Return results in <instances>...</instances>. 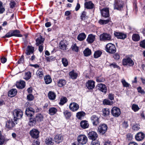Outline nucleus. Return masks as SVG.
Segmentation results:
<instances>
[{
    "label": "nucleus",
    "mask_w": 145,
    "mask_h": 145,
    "mask_svg": "<svg viewBox=\"0 0 145 145\" xmlns=\"http://www.w3.org/2000/svg\"><path fill=\"white\" fill-rule=\"evenodd\" d=\"M13 115L14 121H15L17 119H19L22 118L23 116V112L20 109H15L13 112Z\"/></svg>",
    "instance_id": "obj_5"
},
{
    "label": "nucleus",
    "mask_w": 145,
    "mask_h": 145,
    "mask_svg": "<svg viewBox=\"0 0 145 145\" xmlns=\"http://www.w3.org/2000/svg\"><path fill=\"white\" fill-rule=\"evenodd\" d=\"M138 91V93H140L141 94H144L145 93V91L142 89L141 87H139L137 88Z\"/></svg>",
    "instance_id": "obj_54"
},
{
    "label": "nucleus",
    "mask_w": 145,
    "mask_h": 145,
    "mask_svg": "<svg viewBox=\"0 0 145 145\" xmlns=\"http://www.w3.org/2000/svg\"><path fill=\"white\" fill-rule=\"evenodd\" d=\"M85 114V113L83 111L78 112L76 113V117L78 119L81 120L82 118L84 116Z\"/></svg>",
    "instance_id": "obj_36"
},
{
    "label": "nucleus",
    "mask_w": 145,
    "mask_h": 145,
    "mask_svg": "<svg viewBox=\"0 0 145 145\" xmlns=\"http://www.w3.org/2000/svg\"><path fill=\"white\" fill-rule=\"evenodd\" d=\"M83 53L85 56H89L91 54V50L89 48H87L84 51Z\"/></svg>",
    "instance_id": "obj_37"
},
{
    "label": "nucleus",
    "mask_w": 145,
    "mask_h": 145,
    "mask_svg": "<svg viewBox=\"0 0 145 145\" xmlns=\"http://www.w3.org/2000/svg\"><path fill=\"white\" fill-rule=\"evenodd\" d=\"M95 36L93 34H90L88 35L87 39V41L89 43H93L95 39Z\"/></svg>",
    "instance_id": "obj_27"
},
{
    "label": "nucleus",
    "mask_w": 145,
    "mask_h": 145,
    "mask_svg": "<svg viewBox=\"0 0 145 145\" xmlns=\"http://www.w3.org/2000/svg\"><path fill=\"white\" fill-rule=\"evenodd\" d=\"M17 90L16 89H12L8 92V96L11 97L15 96L17 93Z\"/></svg>",
    "instance_id": "obj_31"
},
{
    "label": "nucleus",
    "mask_w": 145,
    "mask_h": 145,
    "mask_svg": "<svg viewBox=\"0 0 145 145\" xmlns=\"http://www.w3.org/2000/svg\"><path fill=\"white\" fill-rule=\"evenodd\" d=\"M121 82L123 87H128L129 86L130 84L127 82L125 79H122L121 80Z\"/></svg>",
    "instance_id": "obj_47"
},
{
    "label": "nucleus",
    "mask_w": 145,
    "mask_h": 145,
    "mask_svg": "<svg viewBox=\"0 0 145 145\" xmlns=\"http://www.w3.org/2000/svg\"><path fill=\"white\" fill-rule=\"evenodd\" d=\"M109 20H101L99 21V23L102 25L108 24L109 22Z\"/></svg>",
    "instance_id": "obj_50"
},
{
    "label": "nucleus",
    "mask_w": 145,
    "mask_h": 145,
    "mask_svg": "<svg viewBox=\"0 0 145 145\" xmlns=\"http://www.w3.org/2000/svg\"><path fill=\"white\" fill-rule=\"evenodd\" d=\"M122 64L124 66H133L134 62L130 58L127 57L123 59Z\"/></svg>",
    "instance_id": "obj_9"
},
{
    "label": "nucleus",
    "mask_w": 145,
    "mask_h": 145,
    "mask_svg": "<svg viewBox=\"0 0 145 145\" xmlns=\"http://www.w3.org/2000/svg\"><path fill=\"white\" fill-rule=\"evenodd\" d=\"M111 67H113L114 68H118V69H120V67L116 65V64L114 63H112L110 65Z\"/></svg>",
    "instance_id": "obj_62"
},
{
    "label": "nucleus",
    "mask_w": 145,
    "mask_h": 145,
    "mask_svg": "<svg viewBox=\"0 0 145 145\" xmlns=\"http://www.w3.org/2000/svg\"><path fill=\"white\" fill-rule=\"evenodd\" d=\"M102 53L101 51L98 50L94 52L93 56L95 58H97L100 57Z\"/></svg>",
    "instance_id": "obj_38"
},
{
    "label": "nucleus",
    "mask_w": 145,
    "mask_h": 145,
    "mask_svg": "<svg viewBox=\"0 0 145 145\" xmlns=\"http://www.w3.org/2000/svg\"><path fill=\"white\" fill-rule=\"evenodd\" d=\"M69 108L71 111L73 112H75L78 110L79 108V106L77 103L72 102L70 104Z\"/></svg>",
    "instance_id": "obj_13"
},
{
    "label": "nucleus",
    "mask_w": 145,
    "mask_h": 145,
    "mask_svg": "<svg viewBox=\"0 0 145 145\" xmlns=\"http://www.w3.org/2000/svg\"><path fill=\"white\" fill-rule=\"evenodd\" d=\"M52 139L51 138H46L45 140L46 145H52L53 144Z\"/></svg>",
    "instance_id": "obj_42"
},
{
    "label": "nucleus",
    "mask_w": 145,
    "mask_h": 145,
    "mask_svg": "<svg viewBox=\"0 0 145 145\" xmlns=\"http://www.w3.org/2000/svg\"><path fill=\"white\" fill-rule=\"evenodd\" d=\"M81 127L84 129L88 127L89 124L88 122L86 120H82L80 123Z\"/></svg>",
    "instance_id": "obj_24"
},
{
    "label": "nucleus",
    "mask_w": 145,
    "mask_h": 145,
    "mask_svg": "<svg viewBox=\"0 0 145 145\" xmlns=\"http://www.w3.org/2000/svg\"><path fill=\"white\" fill-rule=\"evenodd\" d=\"M24 62V56L22 55L18 61V64L23 63Z\"/></svg>",
    "instance_id": "obj_57"
},
{
    "label": "nucleus",
    "mask_w": 145,
    "mask_h": 145,
    "mask_svg": "<svg viewBox=\"0 0 145 145\" xmlns=\"http://www.w3.org/2000/svg\"><path fill=\"white\" fill-rule=\"evenodd\" d=\"M85 7L88 9H92L94 7V5L91 1L86 2L84 3Z\"/></svg>",
    "instance_id": "obj_25"
},
{
    "label": "nucleus",
    "mask_w": 145,
    "mask_h": 145,
    "mask_svg": "<svg viewBox=\"0 0 145 145\" xmlns=\"http://www.w3.org/2000/svg\"><path fill=\"white\" fill-rule=\"evenodd\" d=\"M31 76V74L30 72H25V74L24 79L26 80L29 79Z\"/></svg>",
    "instance_id": "obj_46"
},
{
    "label": "nucleus",
    "mask_w": 145,
    "mask_h": 145,
    "mask_svg": "<svg viewBox=\"0 0 145 145\" xmlns=\"http://www.w3.org/2000/svg\"><path fill=\"white\" fill-rule=\"evenodd\" d=\"M67 101V99L66 97H63L61 98L60 99V101L59 104L60 105H63Z\"/></svg>",
    "instance_id": "obj_45"
},
{
    "label": "nucleus",
    "mask_w": 145,
    "mask_h": 145,
    "mask_svg": "<svg viewBox=\"0 0 145 145\" xmlns=\"http://www.w3.org/2000/svg\"><path fill=\"white\" fill-rule=\"evenodd\" d=\"M101 13L103 16L105 18L108 17L109 15V8H103L101 10Z\"/></svg>",
    "instance_id": "obj_15"
},
{
    "label": "nucleus",
    "mask_w": 145,
    "mask_h": 145,
    "mask_svg": "<svg viewBox=\"0 0 145 145\" xmlns=\"http://www.w3.org/2000/svg\"><path fill=\"white\" fill-rule=\"evenodd\" d=\"M133 40L135 41H137L140 39V37L139 35L137 34H134L132 36Z\"/></svg>",
    "instance_id": "obj_43"
},
{
    "label": "nucleus",
    "mask_w": 145,
    "mask_h": 145,
    "mask_svg": "<svg viewBox=\"0 0 145 145\" xmlns=\"http://www.w3.org/2000/svg\"><path fill=\"white\" fill-rule=\"evenodd\" d=\"M113 57L116 60H118L120 59V56L119 54L117 53L113 55Z\"/></svg>",
    "instance_id": "obj_58"
},
{
    "label": "nucleus",
    "mask_w": 145,
    "mask_h": 145,
    "mask_svg": "<svg viewBox=\"0 0 145 145\" xmlns=\"http://www.w3.org/2000/svg\"><path fill=\"white\" fill-rule=\"evenodd\" d=\"M144 134L142 132L138 133L135 136L136 140L139 141L142 140L144 139Z\"/></svg>",
    "instance_id": "obj_16"
},
{
    "label": "nucleus",
    "mask_w": 145,
    "mask_h": 145,
    "mask_svg": "<svg viewBox=\"0 0 145 145\" xmlns=\"http://www.w3.org/2000/svg\"><path fill=\"white\" fill-rule=\"evenodd\" d=\"M133 138L132 135L130 134H128L127 135V139L128 140H131Z\"/></svg>",
    "instance_id": "obj_63"
},
{
    "label": "nucleus",
    "mask_w": 145,
    "mask_h": 145,
    "mask_svg": "<svg viewBox=\"0 0 145 145\" xmlns=\"http://www.w3.org/2000/svg\"><path fill=\"white\" fill-rule=\"evenodd\" d=\"M43 117L40 114H37L35 118H31L29 119V124L33 125L35 124L37 121L40 122L43 120Z\"/></svg>",
    "instance_id": "obj_2"
},
{
    "label": "nucleus",
    "mask_w": 145,
    "mask_h": 145,
    "mask_svg": "<svg viewBox=\"0 0 145 145\" xmlns=\"http://www.w3.org/2000/svg\"><path fill=\"white\" fill-rule=\"evenodd\" d=\"M98 89L100 91L106 93L107 91V88L106 85L100 83L97 85Z\"/></svg>",
    "instance_id": "obj_17"
},
{
    "label": "nucleus",
    "mask_w": 145,
    "mask_h": 145,
    "mask_svg": "<svg viewBox=\"0 0 145 145\" xmlns=\"http://www.w3.org/2000/svg\"><path fill=\"white\" fill-rule=\"evenodd\" d=\"M86 37V35L84 33H81L78 35L77 38L78 40L81 41L85 39Z\"/></svg>",
    "instance_id": "obj_33"
},
{
    "label": "nucleus",
    "mask_w": 145,
    "mask_h": 145,
    "mask_svg": "<svg viewBox=\"0 0 145 145\" xmlns=\"http://www.w3.org/2000/svg\"><path fill=\"white\" fill-rule=\"evenodd\" d=\"M140 128L139 125L137 124H135L132 127V129L135 131H138Z\"/></svg>",
    "instance_id": "obj_60"
},
{
    "label": "nucleus",
    "mask_w": 145,
    "mask_h": 145,
    "mask_svg": "<svg viewBox=\"0 0 145 145\" xmlns=\"http://www.w3.org/2000/svg\"><path fill=\"white\" fill-rule=\"evenodd\" d=\"M86 12L84 11H83L81 14L80 17L81 19L82 20H84L85 19L86 15Z\"/></svg>",
    "instance_id": "obj_55"
},
{
    "label": "nucleus",
    "mask_w": 145,
    "mask_h": 145,
    "mask_svg": "<svg viewBox=\"0 0 145 145\" xmlns=\"http://www.w3.org/2000/svg\"><path fill=\"white\" fill-rule=\"evenodd\" d=\"M86 86L89 89H92L95 87V82L91 80H89L86 82Z\"/></svg>",
    "instance_id": "obj_21"
},
{
    "label": "nucleus",
    "mask_w": 145,
    "mask_h": 145,
    "mask_svg": "<svg viewBox=\"0 0 145 145\" xmlns=\"http://www.w3.org/2000/svg\"><path fill=\"white\" fill-rule=\"evenodd\" d=\"M107 126L105 123L101 124L98 127V131L100 134L103 135L105 134L107 129Z\"/></svg>",
    "instance_id": "obj_8"
},
{
    "label": "nucleus",
    "mask_w": 145,
    "mask_h": 145,
    "mask_svg": "<svg viewBox=\"0 0 145 145\" xmlns=\"http://www.w3.org/2000/svg\"><path fill=\"white\" fill-rule=\"evenodd\" d=\"M62 62L64 67H67L68 65V61L67 60L66 58H62Z\"/></svg>",
    "instance_id": "obj_48"
},
{
    "label": "nucleus",
    "mask_w": 145,
    "mask_h": 145,
    "mask_svg": "<svg viewBox=\"0 0 145 145\" xmlns=\"http://www.w3.org/2000/svg\"><path fill=\"white\" fill-rule=\"evenodd\" d=\"M66 83L65 80L63 79L59 80L58 82V86L59 87H62Z\"/></svg>",
    "instance_id": "obj_41"
},
{
    "label": "nucleus",
    "mask_w": 145,
    "mask_h": 145,
    "mask_svg": "<svg viewBox=\"0 0 145 145\" xmlns=\"http://www.w3.org/2000/svg\"><path fill=\"white\" fill-rule=\"evenodd\" d=\"M20 31L17 30L11 31L7 33L5 36H3V38H9L12 36L18 37H21L22 35L20 34Z\"/></svg>",
    "instance_id": "obj_1"
},
{
    "label": "nucleus",
    "mask_w": 145,
    "mask_h": 145,
    "mask_svg": "<svg viewBox=\"0 0 145 145\" xmlns=\"http://www.w3.org/2000/svg\"><path fill=\"white\" fill-rule=\"evenodd\" d=\"M15 123L12 119L8 120L6 122L5 127L8 129H12L15 125Z\"/></svg>",
    "instance_id": "obj_12"
},
{
    "label": "nucleus",
    "mask_w": 145,
    "mask_h": 145,
    "mask_svg": "<svg viewBox=\"0 0 145 145\" xmlns=\"http://www.w3.org/2000/svg\"><path fill=\"white\" fill-rule=\"evenodd\" d=\"M123 3L122 1L117 0L114 3V9L120 10L123 8Z\"/></svg>",
    "instance_id": "obj_10"
},
{
    "label": "nucleus",
    "mask_w": 145,
    "mask_h": 145,
    "mask_svg": "<svg viewBox=\"0 0 145 145\" xmlns=\"http://www.w3.org/2000/svg\"><path fill=\"white\" fill-rule=\"evenodd\" d=\"M100 40L104 41H110L111 40V37L110 34L103 33L100 35Z\"/></svg>",
    "instance_id": "obj_7"
},
{
    "label": "nucleus",
    "mask_w": 145,
    "mask_h": 145,
    "mask_svg": "<svg viewBox=\"0 0 145 145\" xmlns=\"http://www.w3.org/2000/svg\"><path fill=\"white\" fill-rule=\"evenodd\" d=\"M39 144L40 142L39 141L37 140H35L33 141L32 145H39Z\"/></svg>",
    "instance_id": "obj_64"
},
{
    "label": "nucleus",
    "mask_w": 145,
    "mask_h": 145,
    "mask_svg": "<svg viewBox=\"0 0 145 145\" xmlns=\"http://www.w3.org/2000/svg\"><path fill=\"white\" fill-rule=\"evenodd\" d=\"M106 50L109 53L113 54L116 52V48L114 45L111 43H109L106 45Z\"/></svg>",
    "instance_id": "obj_4"
},
{
    "label": "nucleus",
    "mask_w": 145,
    "mask_h": 145,
    "mask_svg": "<svg viewBox=\"0 0 145 145\" xmlns=\"http://www.w3.org/2000/svg\"><path fill=\"white\" fill-rule=\"evenodd\" d=\"M30 135L32 138H37L39 137V132L37 129H33L30 131Z\"/></svg>",
    "instance_id": "obj_14"
},
{
    "label": "nucleus",
    "mask_w": 145,
    "mask_h": 145,
    "mask_svg": "<svg viewBox=\"0 0 145 145\" xmlns=\"http://www.w3.org/2000/svg\"><path fill=\"white\" fill-rule=\"evenodd\" d=\"M72 50L76 52L78 51V47L76 46V44H74L72 47Z\"/></svg>",
    "instance_id": "obj_53"
},
{
    "label": "nucleus",
    "mask_w": 145,
    "mask_h": 145,
    "mask_svg": "<svg viewBox=\"0 0 145 145\" xmlns=\"http://www.w3.org/2000/svg\"><path fill=\"white\" fill-rule=\"evenodd\" d=\"M63 114L66 118H69L71 116V112L68 110H65L63 112Z\"/></svg>",
    "instance_id": "obj_39"
},
{
    "label": "nucleus",
    "mask_w": 145,
    "mask_h": 145,
    "mask_svg": "<svg viewBox=\"0 0 145 145\" xmlns=\"http://www.w3.org/2000/svg\"><path fill=\"white\" fill-rule=\"evenodd\" d=\"M77 140L79 143L82 145H84L87 142L88 138L85 135H80L78 137Z\"/></svg>",
    "instance_id": "obj_6"
},
{
    "label": "nucleus",
    "mask_w": 145,
    "mask_h": 145,
    "mask_svg": "<svg viewBox=\"0 0 145 145\" xmlns=\"http://www.w3.org/2000/svg\"><path fill=\"white\" fill-rule=\"evenodd\" d=\"M54 138L55 142L57 143H59L63 140V137L61 134L56 135Z\"/></svg>",
    "instance_id": "obj_29"
},
{
    "label": "nucleus",
    "mask_w": 145,
    "mask_h": 145,
    "mask_svg": "<svg viewBox=\"0 0 145 145\" xmlns=\"http://www.w3.org/2000/svg\"><path fill=\"white\" fill-rule=\"evenodd\" d=\"M100 116L98 114H93L91 117V120L93 126H96L100 123Z\"/></svg>",
    "instance_id": "obj_3"
},
{
    "label": "nucleus",
    "mask_w": 145,
    "mask_h": 145,
    "mask_svg": "<svg viewBox=\"0 0 145 145\" xmlns=\"http://www.w3.org/2000/svg\"><path fill=\"white\" fill-rule=\"evenodd\" d=\"M103 115L105 116H108L110 113V110L108 108H105L102 110Z\"/></svg>",
    "instance_id": "obj_40"
},
{
    "label": "nucleus",
    "mask_w": 145,
    "mask_h": 145,
    "mask_svg": "<svg viewBox=\"0 0 145 145\" xmlns=\"http://www.w3.org/2000/svg\"><path fill=\"white\" fill-rule=\"evenodd\" d=\"M114 35L118 39H125L127 37L126 34L120 32H115L114 33Z\"/></svg>",
    "instance_id": "obj_22"
},
{
    "label": "nucleus",
    "mask_w": 145,
    "mask_h": 145,
    "mask_svg": "<svg viewBox=\"0 0 145 145\" xmlns=\"http://www.w3.org/2000/svg\"><path fill=\"white\" fill-rule=\"evenodd\" d=\"M69 75L71 78L72 79H76L78 76L77 73L75 72L74 70L70 72Z\"/></svg>",
    "instance_id": "obj_34"
},
{
    "label": "nucleus",
    "mask_w": 145,
    "mask_h": 145,
    "mask_svg": "<svg viewBox=\"0 0 145 145\" xmlns=\"http://www.w3.org/2000/svg\"><path fill=\"white\" fill-rule=\"evenodd\" d=\"M57 111V109L55 107L50 108L48 110V114L50 115H53L56 114Z\"/></svg>",
    "instance_id": "obj_32"
},
{
    "label": "nucleus",
    "mask_w": 145,
    "mask_h": 145,
    "mask_svg": "<svg viewBox=\"0 0 145 145\" xmlns=\"http://www.w3.org/2000/svg\"><path fill=\"white\" fill-rule=\"evenodd\" d=\"M48 95L49 99L50 100H52L55 99L56 97L55 93L51 91L49 92Z\"/></svg>",
    "instance_id": "obj_28"
},
{
    "label": "nucleus",
    "mask_w": 145,
    "mask_h": 145,
    "mask_svg": "<svg viewBox=\"0 0 145 145\" xmlns=\"http://www.w3.org/2000/svg\"><path fill=\"white\" fill-rule=\"evenodd\" d=\"M96 81L98 82H103L105 80V79L101 76L97 77L96 78Z\"/></svg>",
    "instance_id": "obj_51"
},
{
    "label": "nucleus",
    "mask_w": 145,
    "mask_h": 145,
    "mask_svg": "<svg viewBox=\"0 0 145 145\" xmlns=\"http://www.w3.org/2000/svg\"><path fill=\"white\" fill-rule=\"evenodd\" d=\"M44 39L42 38L41 36H40L36 40V44L37 46L42 45L43 43Z\"/></svg>",
    "instance_id": "obj_30"
},
{
    "label": "nucleus",
    "mask_w": 145,
    "mask_h": 145,
    "mask_svg": "<svg viewBox=\"0 0 145 145\" xmlns=\"http://www.w3.org/2000/svg\"><path fill=\"white\" fill-rule=\"evenodd\" d=\"M59 47L60 49L63 50H66L67 46L64 42L61 41L59 44Z\"/></svg>",
    "instance_id": "obj_44"
},
{
    "label": "nucleus",
    "mask_w": 145,
    "mask_h": 145,
    "mask_svg": "<svg viewBox=\"0 0 145 145\" xmlns=\"http://www.w3.org/2000/svg\"><path fill=\"white\" fill-rule=\"evenodd\" d=\"M36 74L37 77L40 79L43 78L44 76V72L42 69H39L36 72Z\"/></svg>",
    "instance_id": "obj_23"
},
{
    "label": "nucleus",
    "mask_w": 145,
    "mask_h": 145,
    "mask_svg": "<svg viewBox=\"0 0 145 145\" xmlns=\"http://www.w3.org/2000/svg\"><path fill=\"white\" fill-rule=\"evenodd\" d=\"M34 49L35 48L34 47L28 46H27L25 53L27 55H29L33 54L34 52Z\"/></svg>",
    "instance_id": "obj_20"
},
{
    "label": "nucleus",
    "mask_w": 145,
    "mask_h": 145,
    "mask_svg": "<svg viewBox=\"0 0 145 145\" xmlns=\"http://www.w3.org/2000/svg\"><path fill=\"white\" fill-rule=\"evenodd\" d=\"M34 97L31 94H29L27 96V99L29 101H31L33 99Z\"/></svg>",
    "instance_id": "obj_56"
},
{
    "label": "nucleus",
    "mask_w": 145,
    "mask_h": 145,
    "mask_svg": "<svg viewBox=\"0 0 145 145\" xmlns=\"http://www.w3.org/2000/svg\"><path fill=\"white\" fill-rule=\"evenodd\" d=\"M88 137L89 139L94 140L96 139L97 137V135L96 132L92 131L89 133Z\"/></svg>",
    "instance_id": "obj_19"
},
{
    "label": "nucleus",
    "mask_w": 145,
    "mask_h": 145,
    "mask_svg": "<svg viewBox=\"0 0 145 145\" xmlns=\"http://www.w3.org/2000/svg\"><path fill=\"white\" fill-rule=\"evenodd\" d=\"M112 102L110 101L109 100L105 99L103 101V104L104 105H110L112 104Z\"/></svg>",
    "instance_id": "obj_49"
},
{
    "label": "nucleus",
    "mask_w": 145,
    "mask_h": 145,
    "mask_svg": "<svg viewBox=\"0 0 145 145\" xmlns=\"http://www.w3.org/2000/svg\"><path fill=\"white\" fill-rule=\"evenodd\" d=\"M25 113L28 116L31 117L34 114L35 110L31 108H27L25 110Z\"/></svg>",
    "instance_id": "obj_18"
},
{
    "label": "nucleus",
    "mask_w": 145,
    "mask_h": 145,
    "mask_svg": "<svg viewBox=\"0 0 145 145\" xmlns=\"http://www.w3.org/2000/svg\"><path fill=\"white\" fill-rule=\"evenodd\" d=\"M111 113L113 116L118 117L121 114L120 109L117 107H114L111 110Z\"/></svg>",
    "instance_id": "obj_11"
},
{
    "label": "nucleus",
    "mask_w": 145,
    "mask_h": 145,
    "mask_svg": "<svg viewBox=\"0 0 145 145\" xmlns=\"http://www.w3.org/2000/svg\"><path fill=\"white\" fill-rule=\"evenodd\" d=\"M5 139L4 137L2 136L0 137V145H2L5 142Z\"/></svg>",
    "instance_id": "obj_61"
},
{
    "label": "nucleus",
    "mask_w": 145,
    "mask_h": 145,
    "mask_svg": "<svg viewBox=\"0 0 145 145\" xmlns=\"http://www.w3.org/2000/svg\"><path fill=\"white\" fill-rule=\"evenodd\" d=\"M132 108L135 112L138 111L139 109L138 106L137 105L135 104L133 105Z\"/></svg>",
    "instance_id": "obj_52"
},
{
    "label": "nucleus",
    "mask_w": 145,
    "mask_h": 145,
    "mask_svg": "<svg viewBox=\"0 0 145 145\" xmlns=\"http://www.w3.org/2000/svg\"><path fill=\"white\" fill-rule=\"evenodd\" d=\"M16 85L17 88L22 89L25 86V82L24 81L21 80L20 82H17Z\"/></svg>",
    "instance_id": "obj_26"
},
{
    "label": "nucleus",
    "mask_w": 145,
    "mask_h": 145,
    "mask_svg": "<svg viewBox=\"0 0 145 145\" xmlns=\"http://www.w3.org/2000/svg\"><path fill=\"white\" fill-rule=\"evenodd\" d=\"M44 80L45 83L47 84L50 83L52 81V79L49 75H46L45 76Z\"/></svg>",
    "instance_id": "obj_35"
},
{
    "label": "nucleus",
    "mask_w": 145,
    "mask_h": 145,
    "mask_svg": "<svg viewBox=\"0 0 145 145\" xmlns=\"http://www.w3.org/2000/svg\"><path fill=\"white\" fill-rule=\"evenodd\" d=\"M140 46L142 48H145V40H143L140 42Z\"/></svg>",
    "instance_id": "obj_59"
}]
</instances>
